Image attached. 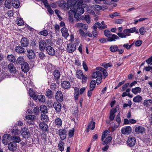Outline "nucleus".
Returning <instances> with one entry per match:
<instances>
[{"mask_svg": "<svg viewBox=\"0 0 152 152\" xmlns=\"http://www.w3.org/2000/svg\"><path fill=\"white\" fill-rule=\"evenodd\" d=\"M142 100V97L139 95H137L133 98V101L135 103L141 102Z\"/></svg>", "mask_w": 152, "mask_h": 152, "instance_id": "29", "label": "nucleus"}, {"mask_svg": "<svg viewBox=\"0 0 152 152\" xmlns=\"http://www.w3.org/2000/svg\"><path fill=\"white\" fill-rule=\"evenodd\" d=\"M59 134L60 139L64 140L66 137V133L65 130L64 129H60L59 131Z\"/></svg>", "mask_w": 152, "mask_h": 152, "instance_id": "11", "label": "nucleus"}, {"mask_svg": "<svg viewBox=\"0 0 152 152\" xmlns=\"http://www.w3.org/2000/svg\"><path fill=\"white\" fill-rule=\"evenodd\" d=\"M12 3L13 6L15 8H18L20 6V1L19 0H12Z\"/></svg>", "mask_w": 152, "mask_h": 152, "instance_id": "32", "label": "nucleus"}, {"mask_svg": "<svg viewBox=\"0 0 152 152\" xmlns=\"http://www.w3.org/2000/svg\"><path fill=\"white\" fill-rule=\"evenodd\" d=\"M16 22L17 24L19 26H22L24 24L22 19L20 18H18L16 20Z\"/></svg>", "mask_w": 152, "mask_h": 152, "instance_id": "50", "label": "nucleus"}, {"mask_svg": "<svg viewBox=\"0 0 152 152\" xmlns=\"http://www.w3.org/2000/svg\"><path fill=\"white\" fill-rule=\"evenodd\" d=\"M8 66L10 72L13 73L15 72V69L14 65L12 64H10L8 65Z\"/></svg>", "mask_w": 152, "mask_h": 152, "instance_id": "38", "label": "nucleus"}, {"mask_svg": "<svg viewBox=\"0 0 152 152\" xmlns=\"http://www.w3.org/2000/svg\"><path fill=\"white\" fill-rule=\"evenodd\" d=\"M35 116L30 115H26L25 116V118L26 119L28 120H34L35 119Z\"/></svg>", "mask_w": 152, "mask_h": 152, "instance_id": "51", "label": "nucleus"}, {"mask_svg": "<svg viewBox=\"0 0 152 152\" xmlns=\"http://www.w3.org/2000/svg\"><path fill=\"white\" fill-rule=\"evenodd\" d=\"M76 26L81 28H80L83 29V30H87L88 27L87 25L82 23H77L76 24Z\"/></svg>", "mask_w": 152, "mask_h": 152, "instance_id": "26", "label": "nucleus"}, {"mask_svg": "<svg viewBox=\"0 0 152 152\" xmlns=\"http://www.w3.org/2000/svg\"><path fill=\"white\" fill-rule=\"evenodd\" d=\"M4 5L8 9H10L11 7V2L10 0H7L5 1Z\"/></svg>", "mask_w": 152, "mask_h": 152, "instance_id": "49", "label": "nucleus"}, {"mask_svg": "<svg viewBox=\"0 0 152 152\" xmlns=\"http://www.w3.org/2000/svg\"><path fill=\"white\" fill-rule=\"evenodd\" d=\"M88 77L87 75H84L81 77L80 79L82 80V82L83 83H86L87 82V80Z\"/></svg>", "mask_w": 152, "mask_h": 152, "instance_id": "56", "label": "nucleus"}, {"mask_svg": "<svg viewBox=\"0 0 152 152\" xmlns=\"http://www.w3.org/2000/svg\"><path fill=\"white\" fill-rule=\"evenodd\" d=\"M61 31L62 36L65 38H66L69 36V34L68 33V30L66 28H63L61 29Z\"/></svg>", "mask_w": 152, "mask_h": 152, "instance_id": "31", "label": "nucleus"}, {"mask_svg": "<svg viewBox=\"0 0 152 152\" xmlns=\"http://www.w3.org/2000/svg\"><path fill=\"white\" fill-rule=\"evenodd\" d=\"M16 144L14 142H10L8 145V147L9 149L13 151L16 148Z\"/></svg>", "mask_w": 152, "mask_h": 152, "instance_id": "25", "label": "nucleus"}, {"mask_svg": "<svg viewBox=\"0 0 152 152\" xmlns=\"http://www.w3.org/2000/svg\"><path fill=\"white\" fill-rule=\"evenodd\" d=\"M42 1L43 3L44 6L47 8L50 7V5L48 3L47 0H42Z\"/></svg>", "mask_w": 152, "mask_h": 152, "instance_id": "58", "label": "nucleus"}, {"mask_svg": "<svg viewBox=\"0 0 152 152\" xmlns=\"http://www.w3.org/2000/svg\"><path fill=\"white\" fill-rule=\"evenodd\" d=\"M116 121L118 123V124H120L121 121V120L120 118V113H119L117 115L116 118H115Z\"/></svg>", "mask_w": 152, "mask_h": 152, "instance_id": "59", "label": "nucleus"}, {"mask_svg": "<svg viewBox=\"0 0 152 152\" xmlns=\"http://www.w3.org/2000/svg\"><path fill=\"white\" fill-rule=\"evenodd\" d=\"M83 74L82 71L80 70H77V71L76 73V75L78 79H81V77L83 76Z\"/></svg>", "mask_w": 152, "mask_h": 152, "instance_id": "42", "label": "nucleus"}, {"mask_svg": "<svg viewBox=\"0 0 152 152\" xmlns=\"http://www.w3.org/2000/svg\"><path fill=\"white\" fill-rule=\"evenodd\" d=\"M34 100H38L40 102H44L45 101V98L44 95H36V96L34 97Z\"/></svg>", "mask_w": 152, "mask_h": 152, "instance_id": "15", "label": "nucleus"}, {"mask_svg": "<svg viewBox=\"0 0 152 152\" xmlns=\"http://www.w3.org/2000/svg\"><path fill=\"white\" fill-rule=\"evenodd\" d=\"M135 142L136 140L134 137H129L127 140V143L130 146H134L135 143Z\"/></svg>", "mask_w": 152, "mask_h": 152, "instance_id": "13", "label": "nucleus"}, {"mask_svg": "<svg viewBox=\"0 0 152 152\" xmlns=\"http://www.w3.org/2000/svg\"><path fill=\"white\" fill-rule=\"evenodd\" d=\"M95 123L94 122H90L88 125V128L86 129L87 132H88L90 129L93 130L95 128Z\"/></svg>", "mask_w": 152, "mask_h": 152, "instance_id": "28", "label": "nucleus"}, {"mask_svg": "<svg viewBox=\"0 0 152 152\" xmlns=\"http://www.w3.org/2000/svg\"><path fill=\"white\" fill-rule=\"evenodd\" d=\"M145 129L142 126H138L135 128V131L137 134H142L145 132Z\"/></svg>", "mask_w": 152, "mask_h": 152, "instance_id": "7", "label": "nucleus"}, {"mask_svg": "<svg viewBox=\"0 0 152 152\" xmlns=\"http://www.w3.org/2000/svg\"><path fill=\"white\" fill-rule=\"evenodd\" d=\"M8 61L11 62H14L15 61V57L13 55H9L7 56Z\"/></svg>", "mask_w": 152, "mask_h": 152, "instance_id": "36", "label": "nucleus"}, {"mask_svg": "<svg viewBox=\"0 0 152 152\" xmlns=\"http://www.w3.org/2000/svg\"><path fill=\"white\" fill-rule=\"evenodd\" d=\"M41 120L43 121L46 122L48 120V116L45 114H42L41 115Z\"/></svg>", "mask_w": 152, "mask_h": 152, "instance_id": "53", "label": "nucleus"}, {"mask_svg": "<svg viewBox=\"0 0 152 152\" xmlns=\"http://www.w3.org/2000/svg\"><path fill=\"white\" fill-rule=\"evenodd\" d=\"M84 19L88 23H89L91 22L90 18L88 15H86L84 17Z\"/></svg>", "mask_w": 152, "mask_h": 152, "instance_id": "63", "label": "nucleus"}, {"mask_svg": "<svg viewBox=\"0 0 152 152\" xmlns=\"http://www.w3.org/2000/svg\"><path fill=\"white\" fill-rule=\"evenodd\" d=\"M21 68L23 71L24 72V73H26L29 69L28 64L26 62L24 63L21 65Z\"/></svg>", "mask_w": 152, "mask_h": 152, "instance_id": "17", "label": "nucleus"}, {"mask_svg": "<svg viewBox=\"0 0 152 152\" xmlns=\"http://www.w3.org/2000/svg\"><path fill=\"white\" fill-rule=\"evenodd\" d=\"M40 111L43 113H46L47 112V108L46 106L44 105H42L40 107Z\"/></svg>", "mask_w": 152, "mask_h": 152, "instance_id": "47", "label": "nucleus"}, {"mask_svg": "<svg viewBox=\"0 0 152 152\" xmlns=\"http://www.w3.org/2000/svg\"><path fill=\"white\" fill-rule=\"evenodd\" d=\"M45 95L49 98L53 96L52 92L51 90L48 89Z\"/></svg>", "mask_w": 152, "mask_h": 152, "instance_id": "52", "label": "nucleus"}, {"mask_svg": "<svg viewBox=\"0 0 152 152\" xmlns=\"http://www.w3.org/2000/svg\"><path fill=\"white\" fill-rule=\"evenodd\" d=\"M61 86L62 88L67 89L69 88L71 86L70 83L69 81H64L61 83Z\"/></svg>", "mask_w": 152, "mask_h": 152, "instance_id": "18", "label": "nucleus"}, {"mask_svg": "<svg viewBox=\"0 0 152 152\" xmlns=\"http://www.w3.org/2000/svg\"><path fill=\"white\" fill-rule=\"evenodd\" d=\"M28 94L32 98L34 99V97H35L36 95L34 91L31 88L29 89Z\"/></svg>", "mask_w": 152, "mask_h": 152, "instance_id": "46", "label": "nucleus"}, {"mask_svg": "<svg viewBox=\"0 0 152 152\" xmlns=\"http://www.w3.org/2000/svg\"><path fill=\"white\" fill-rule=\"evenodd\" d=\"M132 131V129L129 126H126L123 127L121 130V133L124 134L128 135Z\"/></svg>", "mask_w": 152, "mask_h": 152, "instance_id": "6", "label": "nucleus"}, {"mask_svg": "<svg viewBox=\"0 0 152 152\" xmlns=\"http://www.w3.org/2000/svg\"><path fill=\"white\" fill-rule=\"evenodd\" d=\"M72 6L70 7V11L74 14L81 15L84 12V8L86 5L83 4V0H71Z\"/></svg>", "mask_w": 152, "mask_h": 152, "instance_id": "1", "label": "nucleus"}, {"mask_svg": "<svg viewBox=\"0 0 152 152\" xmlns=\"http://www.w3.org/2000/svg\"><path fill=\"white\" fill-rule=\"evenodd\" d=\"M139 31L140 34L142 35H143L145 34L146 30L145 28L143 27L140 28L139 30Z\"/></svg>", "mask_w": 152, "mask_h": 152, "instance_id": "60", "label": "nucleus"}, {"mask_svg": "<svg viewBox=\"0 0 152 152\" xmlns=\"http://www.w3.org/2000/svg\"><path fill=\"white\" fill-rule=\"evenodd\" d=\"M40 33L41 35L45 36H47L48 34V32L46 30L41 31L40 32Z\"/></svg>", "mask_w": 152, "mask_h": 152, "instance_id": "62", "label": "nucleus"}, {"mask_svg": "<svg viewBox=\"0 0 152 152\" xmlns=\"http://www.w3.org/2000/svg\"><path fill=\"white\" fill-rule=\"evenodd\" d=\"M55 98L58 101L61 102L63 100V95L61 91H58L56 92Z\"/></svg>", "mask_w": 152, "mask_h": 152, "instance_id": "16", "label": "nucleus"}, {"mask_svg": "<svg viewBox=\"0 0 152 152\" xmlns=\"http://www.w3.org/2000/svg\"><path fill=\"white\" fill-rule=\"evenodd\" d=\"M25 60L24 58L22 56L19 57L17 59V60L16 61V62L18 64H21V65L24 63H25L24 62Z\"/></svg>", "mask_w": 152, "mask_h": 152, "instance_id": "43", "label": "nucleus"}, {"mask_svg": "<svg viewBox=\"0 0 152 152\" xmlns=\"http://www.w3.org/2000/svg\"><path fill=\"white\" fill-rule=\"evenodd\" d=\"M96 82L94 80H92L91 81L90 85V89L91 90H93L95 87V85L96 84Z\"/></svg>", "mask_w": 152, "mask_h": 152, "instance_id": "48", "label": "nucleus"}, {"mask_svg": "<svg viewBox=\"0 0 152 152\" xmlns=\"http://www.w3.org/2000/svg\"><path fill=\"white\" fill-rule=\"evenodd\" d=\"M15 50L16 52L20 53H24L26 52L25 49L22 46L18 45L16 46Z\"/></svg>", "mask_w": 152, "mask_h": 152, "instance_id": "21", "label": "nucleus"}, {"mask_svg": "<svg viewBox=\"0 0 152 152\" xmlns=\"http://www.w3.org/2000/svg\"><path fill=\"white\" fill-rule=\"evenodd\" d=\"M141 91V88L139 87H135L132 88V92L135 95L140 93Z\"/></svg>", "mask_w": 152, "mask_h": 152, "instance_id": "30", "label": "nucleus"}, {"mask_svg": "<svg viewBox=\"0 0 152 152\" xmlns=\"http://www.w3.org/2000/svg\"><path fill=\"white\" fill-rule=\"evenodd\" d=\"M120 13L117 12H115L114 13H113L111 14H110L109 16L111 18H113L114 17L116 16H121V15H119Z\"/></svg>", "mask_w": 152, "mask_h": 152, "instance_id": "55", "label": "nucleus"}, {"mask_svg": "<svg viewBox=\"0 0 152 152\" xmlns=\"http://www.w3.org/2000/svg\"><path fill=\"white\" fill-rule=\"evenodd\" d=\"M101 71L99 70L96 71V72H94L92 74V77L93 78H97V80H98V79H101L102 74L101 73ZM98 80H97V81Z\"/></svg>", "mask_w": 152, "mask_h": 152, "instance_id": "14", "label": "nucleus"}, {"mask_svg": "<svg viewBox=\"0 0 152 152\" xmlns=\"http://www.w3.org/2000/svg\"><path fill=\"white\" fill-rule=\"evenodd\" d=\"M53 107L57 112H59L61 111V105L58 102H54L53 104Z\"/></svg>", "mask_w": 152, "mask_h": 152, "instance_id": "20", "label": "nucleus"}, {"mask_svg": "<svg viewBox=\"0 0 152 152\" xmlns=\"http://www.w3.org/2000/svg\"><path fill=\"white\" fill-rule=\"evenodd\" d=\"M117 110L115 108H112L111 109L110 113L109 119L110 121L114 120L115 117V113L117 112Z\"/></svg>", "mask_w": 152, "mask_h": 152, "instance_id": "22", "label": "nucleus"}, {"mask_svg": "<svg viewBox=\"0 0 152 152\" xmlns=\"http://www.w3.org/2000/svg\"><path fill=\"white\" fill-rule=\"evenodd\" d=\"M129 85V84L128 83H126L125 84L123 85L122 86V88L121 89V91H125V90L127 87Z\"/></svg>", "mask_w": 152, "mask_h": 152, "instance_id": "61", "label": "nucleus"}, {"mask_svg": "<svg viewBox=\"0 0 152 152\" xmlns=\"http://www.w3.org/2000/svg\"><path fill=\"white\" fill-rule=\"evenodd\" d=\"M12 136L9 134H5L3 136L2 142L4 145H7L8 142L12 140Z\"/></svg>", "mask_w": 152, "mask_h": 152, "instance_id": "4", "label": "nucleus"}, {"mask_svg": "<svg viewBox=\"0 0 152 152\" xmlns=\"http://www.w3.org/2000/svg\"><path fill=\"white\" fill-rule=\"evenodd\" d=\"M135 27L132 28L130 29H126L123 31V32L126 35V37L130 35V34L134 32L136 30Z\"/></svg>", "mask_w": 152, "mask_h": 152, "instance_id": "9", "label": "nucleus"}, {"mask_svg": "<svg viewBox=\"0 0 152 152\" xmlns=\"http://www.w3.org/2000/svg\"><path fill=\"white\" fill-rule=\"evenodd\" d=\"M46 43L44 40H41L39 42V49L41 51H43L44 50L45 48H46Z\"/></svg>", "mask_w": 152, "mask_h": 152, "instance_id": "12", "label": "nucleus"}, {"mask_svg": "<svg viewBox=\"0 0 152 152\" xmlns=\"http://www.w3.org/2000/svg\"><path fill=\"white\" fill-rule=\"evenodd\" d=\"M39 128L42 131H48V126L45 123H39Z\"/></svg>", "mask_w": 152, "mask_h": 152, "instance_id": "19", "label": "nucleus"}, {"mask_svg": "<svg viewBox=\"0 0 152 152\" xmlns=\"http://www.w3.org/2000/svg\"><path fill=\"white\" fill-rule=\"evenodd\" d=\"M104 35L107 37L108 41L109 42L115 41L116 39H119V38L116 35L112 34L109 30H105L104 31Z\"/></svg>", "mask_w": 152, "mask_h": 152, "instance_id": "2", "label": "nucleus"}, {"mask_svg": "<svg viewBox=\"0 0 152 152\" xmlns=\"http://www.w3.org/2000/svg\"><path fill=\"white\" fill-rule=\"evenodd\" d=\"M117 34L121 38H125L126 37V35L124 33L120 32L118 33Z\"/></svg>", "mask_w": 152, "mask_h": 152, "instance_id": "64", "label": "nucleus"}, {"mask_svg": "<svg viewBox=\"0 0 152 152\" xmlns=\"http://www.w3.org/2000/svg\"><path fill=\"white\" fill-rule=\"evenodd\" d=\"M64 142L62 141H61L59 142L58 144V147L59 150L61 151H64Z\"/></svg>", "mask_w": 152, "mask_h": 152, "instance_id": "41", "label": "nucleus"}, {"mask_svg": "<svg viewBox=\"0 0 152 152\" xmlns=\"http://www.w3.org/2000/svg\"><path fill=\"white\" fill-rule=\"evenodd\" d=\"M53 75L54 77L57 79H58L60 76L59 71L58 70H55L53 72Z\"/></svg>", "mask_w": 152, "mask_h": 152, "instance_id": "40", "label": "nucleus"}, {"mask_svg": "<svg viewBox=\"0 0 152 152\" xmlns=\"http://www.w3.org/2000/svg\"><path fill=\"white\" fill-rule=\"evenodd\" d=\"M20 132V133L24 138H28L30 136V134L28 130L26 128H22Z\"/></svg>", "mask_w": 152, "mask_h": 152, "instance_id": "5", "label": "nucleus"}, {"mask_svg": "<svg viewBox=\"0 0 152 152\" xmlns=\"http://www.w3.org/2000/svg\"><path fill=\"white\" fill-rule=\"evenodd\" d=\"M79 93V89L75 87L74 88V98L76 100H77L78 99Z\"/></svg>", "mask_w": 152, "mask_h": 152, "instance_id": "34", "label": "nucleus"}, {"mask_svg": "<svg viewBox=\"0 0 152 152\" xmlns=\"http://www.w3.org/2000/svg\"><path fill=\"white\" fill-rule=\"evenodd\" d=\"M92 9L95 10H102V7L97 4L93 5L92 7Z\"/></svg>", "mask_w": 152, "mask_h": 152, "instance_id": "45", "label": "nucleus"}, {"mask_svg": "<svg viewBox=\"0 0 152 152\" xmlns=\"http://www.w3.org/2000/svg\"><path fill=\"white\" fill-rule=\"evenodd\" d=\"M11 133L12 136H18L20 134V132L19 129H13L11 131Z\"/></svg>", "mask_w": 152, "mask_h": 152, "instance_id": "35", "label": "nucleus"}, {"mask_svg": "<svg viewBox=\"0 0 152 152\" xmlns=\"http://www.w3.org/2000/svg\"><path fill=\"white\" fill-rule=\"evenodd\" d=\"M87 30H83V29L80 28L79 30V34L80 36L83 37H86V32Z\"/></svg>", "mask_w": 152, "mask_h": 152, "instance_id": "37", "label": "nucleus"}, {"mask_svg": "<svg viewBox=\"0 0 152 152\" xmlns=\"http://www.w3.org/2000/svg\"><path fill=\"white\" fill-rule=\"evenodd\" d=\"M109 50L112 52H115L118 50V47L116 45H111L110 46Z\"/></svg>", "mask_w": 152, "mask_h": 152, "instance_id": "39", "label": "nucleus"}, {"mask_svg": "<svg viewBox=\"0 0 152 152\" xmlns=\"http://www.w3.org/2000/svg\"><path fill=\"white\" fill-rule=\"evenodd\" d=\"M20 44L22 47H26L29 45V41L26 38L23 37L20 40Z\"/></svg>", "mask_w": 152, "mask_h": 152, "instance_id": "8", "label": "nucleus"}, {"mask_svg": "<svg viewBox=\"0 0 152 152\" xmlns=\"http://www.w3.org/2000/svg\"><path fill=\"white\" fill-rule=\"evenodd\" d=\"M112 139V138L111 136L108 137L103 142V145H107L108 144Z\"/></svg>", "mask_w": 152, "mask_h": 152, "instance_id": "54", "label": "nucleus"}, {"mask_svg": "<svg viewBox=\"0 0 152 152\" xmlns=\"http://www.w3.org/2000/svg\"><path fill=\"white\" fill-rule=\"evenodd\" d=\"M101 65L105 68H107L108 67L112 66V64L111 63H103Z\"/></svg>", "mask_w": 152, "mask_h": 152, "instance_id": "57", "label": "nucleus"}, {"mask_svg": "<svg viewBox=\"0 0 152 152\" xmlns=\"http://www.w3.org/2000/svg\"><path fill=\"white\" fill-rule=\"evenodd\" d=\"M46 50L48 54L51 56L55 54V52L53 48L50 46H48L46 47Z\"/></svg>", "mask_w": 152, "mask_h": 152, "instance_id": "10", "label": "nucleus"}, {"mask_svg": "<svg viewBox=\"0 0 152 152\" xmlns=\"http://www.w3.org/2000/svg\"><path fill=\"white\" fill-rule=\"evenodd\" d=\"M143 105L147 107H149L152 105V100L151 99H145L144 100Z\"/></svg>", "mask_w": 152, "mask_h": 152, "instance_id": "24", "label": "nucleus"}, {"mask_svg": "<svg viewBox=\"0 0 152 152\" xmlns=\"http://www.w3.org/2000/svg\"><path fill=\"white\" fill-rule=\"evenodd\" d=\"M96 69L97 70H99V71H101L100 72L102 74L101 79H102L103 74L105 77L107 76V71L104 68L101 67H96Z\"/></svg>", "mask_w": 152, "mask_h": 152, "instance_id": "23", "label": "nucleus"}, {"mask_svg": "<svg viewBox=\"0 0 152 152\" xmlns=\"http://www.w3.org/2000/svg\"><path fill=\"white\" fill-rule=\"evenodd\" d=\"M55 123L58 127H60L62 125V120L59 118H57L55 119Z\"/></svg>", "mask_w": 152, "mask_h": 152, "instance_id": "44", "label": "nucleus"}, {"mask_svg": "<svg viewBox=\"0 0 152 152\" xmlns=\"http://www.w3.org/2000/svg\"><path fill=\"white\" fill-rule=\"evenodd\" d=\"M11 140L15 143H19L21 141V139L18 136H12Z\"/></svg>", "mask_w": 152, "mask_h": 152, "instance_id": "33", "label": "nucleus"}, {"mask_svg": "<svg viewBox=\"0 0 152 152\" xmlns=\"http://www.w3.org/2000/svg\"><path fill=\"white\" fill-rule=\"evenodd\" d=\"M76 46L75 43H69L67 44L66 47L67 51L69 53L73 52L76 50Z\"/></svg>", "mask_w": 152, "mask_h": 152, "instance_id": "3", "label": "nucleus"}, {"mask_svg": "<svg viewBox=\"0 0 152 152\" xmlns=\"http://www.w3.org/2000/svg\"><path fill=\"white\" fill-rule=\"evenodd\" d=\"M28 53L27 57L30 59H32L35 57V54L34 52L32 50H27Z\"/></svg>", "mask_w": 152, "mask_h": 152, "instance_id": "27", "label": "nucleus"}]
</instances>
